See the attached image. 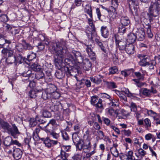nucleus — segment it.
<instances>
[{
	"label": "nucleus",
	"instance_id": "a18cd8bd",
	"mask_svg": "<svg viewBox=\"0 0 160 160\" xmlns=\"http://www.w3.org/2000/svg\"><path fill=\"white\" fill-rule=\"evenodd\" d=\"M145 138L147 140L152 139V141L154 142L156 140V138L151 133H148L145 135Z\"/></svg>",
	"mask_w": 160,
	"mask_h": 160
},
{
	"label": "nucleus",
	"instance_id": "4d7b16f0",
	"mask_svg": "<svg viewBox=\"0 0 160 160\" xmlns=\"http://www.w3.org/2000/svg\"><path fill=\"white\" fill-rule=\"evenodd\" d=\"M96 13L97 14V15L98 16V18L99 20L101 21H104V20L101 18V17L102 16V15L101 14L100 9L99 8H96Z\"/></svg>",
	"mask_w": 160,
	"mask_h": 160
},
{
	"label": "nucleus",
	"instance_id": "bf43d9fd",
	"mask_svg": "<svg viewBox=\"0 0 160 160\" xmlns=\"http://www.w3.org/2000/svg\"><path fill=\"white\" fill-rule=\"evenodd\" d=\"M81 127V125L79 124H76L74 126V129L75 131L74 134H78L79 132Z\"/></svg>",
	"mask_w": 160,
	"mask_h": 160
},
{
	"label": "nucleus",
	"instance_id": "6ab92c4d",
	"mask_svg": "<svg viewBox=\"0 0 160 160\" xmlns=\"http://www.w3.org/2000/svg\"><path fill=\"white\" fill-rule=\"evenodd\" d=\"M145 13H142L141 17V19L142 22H143L146 25V27H147V26L150 25L149 24V23L151 22L153 20V18L150 15H148L149 17V19L148 20V19L146 18L144 16Z\"/></svg>",
	"mask_w": 160,
	"mask_h": 160
},
{
	"label": "nucleus",
	"instance_id": "20e7f679",
	"mask_svg": "<svg viewBox=\"0 0 160 160\" xmlns=\"http://www.w3.org/2000/svg\"><path fill=\"white\" fill-rule=\"evenodd\" d=\"M64 70L66 72L68 78L71 76L75 77L77 74L79 72L80 68L76 65L69 67L65 66L64 67Z\"/></svg>",
	"mask_w": 160,
	"mask_h": 160
},
{
	"label": "nucleus",
	"instance_id": "58836bf2",
	"mask_svg": "<svg viewBox=\"0 0 160 160\" xmlns=\"http://www.w3.org/2000/svg\"><path fill=\"white\" fill-rule=\"evenodd\" d=\"M31 68L36 72H38L41 69V66L37 63H32L31 65Z\"/></svg>",
	"mask_w": 160,
	"mask_h": 160
},
{
	"label": "nucleus",
	"instance_id": "4c0bfd02",
	"mask_svg": "<svg viewBox=\"0 0 160 160\" xmlns=\"http://www.w3.org/2000/svg\"><path fill=\"white\" fill-rule=\"evenodd\" d=\"M34 76L37 80H40L43 79L44 78L45 75L43 72L40 71L39 72H37L36 73L34 74Z\"/></svg>",
	"mask_w": 160,
	"mask_h": 160
},
{
	"label": "nucleus",
	"instance_id": "bb28decb",
	"mask_svg": "<svg viewBox=\"0 0 160 160\" xmlns=\"http://www.w3.org/2000/svg\"><path fill=\"white\" fill-rule=\"evenodd\" d=\"M102 36L105 38H107L109 35V32L106 26H102L101 28Z\"/></svg>",
	"mask_w": 160,
	"mask_h": 160
},
{
	"label": "nucleus",
	"instance_id": "ddd939ff",
	"mask_svg": "<svg viewBox=\"0 0 160 160\" xmlns=\"http://www.w3.org/2000/svg\"><path fill=\"white\" fill-rule=\"evenodd\" d=\"M34 75V73L32 72L31 69L26 70L21 74V76H22V79L23 80H28L30 77L32 78Z\"/></svg>",
	"mask_w": 160,
	"mask_h": 160
},
{
	"label": "nucleus",
	"instance_id": "f257e3e1",
	"mask_svg": "<svg viewBox=\"0 0 160 160\" xmlns=\"http://www.w3.org/2000/svg\"><path fill=\"white\" fill-rule=\"evenodd\" d=\"M49 47L50 52L56 54V58H55V62L61 64L63 58V55L66 53L67 49L66 42L61 40L59 42H51L50 43Z\"/></svg>",
	"mask_w": 160,
	"mask_h": 160
},
{
	"label": "nucleus",
	"instance_id": "39448f33",
	"mask_svg": "<svg viewBox=\"0 0 160 160\" xmlns=\"http://www.w3.org/2000/svg\"><path fill=\"white\" fill-rule=\"evenodd\" d=\"M91 146L90 139L88 137L86 138L85 137L78 150L81 151L83 149L84 152H86L87 151H90L91 150Z\"/></svg>",
	"mask_w": 160,
	"mask_h": 160
},
{
	"label": "nucleus",
	"instance_id": "49530a36",
	"mask_svg": "<svg viewBox=\"0 0 160 160\" xmlns=\"http://www.w3.org/2000/svg\"><path fill=\"white\" fill-rule=\"evenodd\" d=\"M134 82V84H135L138 87H141L144 85L145 82H142L139 81L140 80L136 79H132V80Z\"/></svg>",
	"mask_w": 160,
	"mask_h": 160
},
{
	"label": "nucleus",
	"instance_id": "6e6552de",
	"mask_svg": "<svg viewBox=\"0 0 160 160\" xmlns=\"http://www.w3.org/2000/svg\"><path fill=\"white\" fill-rule=\"evenodd\" d=\"M138 57L139 58H142L139 62L140 66L145 67L149 64V61L151 60V56L141 54L138 55Z\"/></svg>",
	"mask_w": 160,
	"mask_h": 160
},
{
	"label": "nucleus",
	"instance_id": "c9c22d12",
	"mask_svg": "<svg viewBox=\"0 0 160 160\" xmlns=\"http://www.w3.org/2000/svg\"><path fill=\"white\" fill-rule=\"evenodd\" d=\"M12 141L11 137L9 136L7 137L4 139V144L7 146H10L12 144Z\"/></svg>",
	"mask_w": 160,
	"mask_h": 160
},
{
	"label": "nucleus",
	"instance_id": "774afa93",
	"mask_svg": "<svg viewBox=\"0 0 160 160\" xmlns=\"http://www.w3.org/2000/svg\"><path fill=\"white\" fill-rule=\"evenodd\" d=\"M50 90V93H51L56 91L57 88L56 86L54 85H51L50 86V88L48 89Z\"/></svg>",
	"mask_w": 160,
	"mask_h": 160
},
{
	"label": "nucleus",
	"instance_id": "7ed1b4c3",
	"mask_svg": "<svg viewBox=\"0 0 160 160\" xmlns=\"http://www.w3.org/2000/svg\"><path fill=\"white\" fill-rule=\"evenodd\" d=\"M160 11V2H152L149 8V13H147V14L152 17H156L159 15Z\"/></svg>",
	"mask_w": 160,
	"mask_h": 160
},
{
	"label": "nucleus",
	"instance_id": "f704fd0d",
	"mask_svg": "<svg viewBox=\"0 0 160 160\" xmlns=\"http://www.w3.org/2000/svg\"><path fill=\"white\" fill-rule=\"evenodd\" d=\"M41 139L43 141V142L46 147L48 148H50L51 147V140L48 138L47 137L45 138H42Z\"/></svg>",
	"mask_w": 160,
	"mask_h": 160
},
{
	"label": "nucleus",
	"instance_id": "72a5a7b5",
	"mask_svg": "<svg viewBox=\"0 0 160 160\" xmlns=\"http://www.w3.org/2000/svg\"><path fill=\"white\" fill-rule=\"evenodd\" d=\"M133 153L132 151L130 150L126 152V156L127 157V160H135V158L133 155Z\"/></svg>",
	"mask_w": 160,
	"mask_h": 160
},
{
	"label": "nucleus",
	"instance_id": "864d4df0",
	"mask_svg": "<svg viewBox=\"0 0 160 160\" xmlns=\"http://www.w3.org/2000/svg\"><path fill=\"white\" fill-rule=\"evenodd\" d=\"M147 113L148 115H150L152 116L154 120H158V119L156 118L157 114L155 112H154L152 110H151L148 111Z\"/></svg>",
	"mask_w": 160,
	"mask_h": 160
},
{
	"label": "nucleus",
	"instance_id": "a19ab883",
	"mask_svg": "<svg viewBox=\"0 0 160 160\" xmlns=\"http://www.w3.org/2000/svg\"><path fill=\"white\" fill-rule=\"evenodd\" d=\"M15 60L14 55L13 56L8 57L6 60V62L8 64H12L14 63L15 64Z\"/></svg>",
	"mask_w": 160,
	"mask_h": 160
},
{
	"label": "nucleus",
	"instance_id": "423d86ee",
	"mask_svg": "<svg viewBox=\"0 0 160 160\" xmlns=\"http://www.w3.org/2000/svg\"><path fill=\"white\" fill-rule=\"evenodd\" d=\"M91 104L95 107L96 109L101 111L104 109L102 103V100L101 98L98 99V97L96 96H93L91 97Z\"/></svg>",
	"mask_w": 160,
	"mask_h": 160
},
{
	"label": "nucleus",
	"instance_id": "338daca9",
	"mask_svg": "<svg viewBox=\"0 0 160 160\" xmlns=\"http://www.w3.org/2000/svg\"><path fill=\"white\" fill-rule=\"evenodd\" d=\"M99 37L97 35L96 37L94 38H95V41L96 43L98 45L100 48L103 45V44L102 42L100 41L98 39Z\"/></svg>",
	"mask_w": 160,
	"mask_h": 160
},
{
	"label": "nucleus",
	"instance_id": "37998d69",
	"mask_svg": "<svg viewBox=\"0 0 160 160\" xmlns=\"http://www.w3.org/2000/svg\"><path fill=\"white\" fill-rule=\"evenodd\" d=\"M147 29V34L150 38H152L153 36V34L151 31V25L147 26V27H144Z\"/></svg>",
	"mask_w": 160,
	"mask_h": 160
},
{
	"label": "nucleus",
	"instance_id": "e2e57ef3",
	"mask_svg": "<svg viewBox=\"0 0 160 160\" xmlns=\"http://www.w3.org/2000/svg\"><path fill=\"white\" fill-rule=\"evenodd\" d=\"M95 152V151L94 150H94L92 151L91 152H88L86 153V155L85 156V157H84L83 158L84 159L85 158H86L87 159H88L90 158V157L93 155Z\"/></svg>",
	"mask_w": 160,
	"mask_h": 160
},
{
	"label": "nucleus",
	"instance_id": "f3484780",
	"mask_svg": "<svg viewBox=\"0 0 160 160\" xmlns=\"http://www.w3.org/2000/svg\"><path fill=\"white\" fill-rule=\"evenodd\" d=\"M78 134H73L72 136L73 142L76 146V149L78 150L82 140L80 139L77 135Z\"/></svg>",
	"mask_w": 160,
	"mask_h": 160
},
{
	"label": "nucleus",
	"instance_id": "79ce46f5",
	"mask_svg": "<svg viewBox=\"0 0 160 160\" xmlns=\"http://www.w3.org/2000/svg\"><path fill=\"white\" fill-rule=\"evenodd\" d=\"M15 48L19 52H23L24 51L23 44L18 43L15 46Z\"/></svg>",
	"mask_w": 160,
	"mask_h": 160
},
{
	"label": "nucleus",
	"instance_id": "b1692460",
	"mask_svg": "<svg viewBox=\"0 0 160 160\" xmlns=\"http://www.w3.org/2000/svg\"><path fill=\"white\" fill-rule=\"evenodd\" d=\"M103 76H101L100 78H98L96 77L91 76L89 78L91 81L93 83L96 84H100L102 81V79H103Z\"/></svg>",
	"mask_w": 160,
	"mask_h": 160
},
{
	"label": "nucleus",
	"instance_id": "393cba45",
	"mask_svg": "<svg viewBox=\"0 0 160 160\" xmlns=\"http://www.w3.org/2000/svg\"><path fill=\"white\" fill-rule=\"evenodd\" d=\"M122 25L127 26L130 23V21L129 18L126 16H122L120 19Z\"/></svg>",
	"mask_w": 160,
	"mask_h": 160
},
{
	"label": "nucleus",
	"instance_id": "ea45409f",
	"mask_svg": "<svg viewBox=\"0 0 160 160\" xmlns=\"http://www.w3.org/2000/svg\"><path fill=\"white\" fill-rule=\"evenodd\" d=\"M144 114L141 112H136L134 116L138 120H143V117Z\"/></svg>",
	"mask_w": 160,
	"mask_h": 160
},
{
	"label": "nucleus",
	"instance_id": "7c9ffc66",
	"mask_svg": "<svg viewBox=\"0 0 160 160\" xmlns=\"http://www.w3.org/2000/svg\"><path fill=\"white\" fill-rule=\"evenodd\" d=\"M138 153H135L136 156L138 159H141L146 154V152L142 148H140L138 150Z\"/></svg>",
	"mask_w": 160,
	"mask_h": 160
},
{
	"label": "nucleus",
	"instance_id": "4468645a",
	"mask_svg": "<svg viewBox=\"0 0 160 160\" xmlns=\"http://www.w3.org/2000/svg\"><path fill=\"white\" fill-rule=\"evenodd\" d=\"M72 52L75 57V62L81 63L83 62V58L80 52L72 51Z\"/></svg>",
	"mask_w": 160,
	"mask_h": 160
},
{
	"label": "nucleus",
	"instance_id": "c85d7f7f",
	"mask_svg": "<svg viewBox=\"0 0 160 160\" xmlns=\"http://www.w3.org/2000/svg\"><path fill=\"white\" fill-rule=\"evenodd\" d=\"M136 39L135 34L134 33H131L128 35L127 38V41L130 43L132 44L136 41Z\"/></svg>",
	"mask_w": 160,
	"mask_h": 160
},
{
	"label": "nucleus",
	"instance_id": "473e14b6",
	"mask_svg": "<svg viewBox=\"0 0 160 160\" xmlns=\"http://www.w3.org/2000/svg\"><path fill=\"white\" fill-rule=\"evenodd\" d=\"M109 100L110 102L108 104L110 106L114 107L118 105L119 102L118 99L111 98Z\"/></svg>",
	"mask_w": 160,
	"mask_h": 160
},
{
	"label": "nucleus",
	"instance_id": "f03ea898",
	"mask_svg": "<svg viewBox=\"0 0 160 160\" xmlns=\"http://www.w3.org/2000/svg\"><path fill=\"white\" fill-rule=\"evenodd\" d=\"M63 56L62 58V61L61 64L58 63L57 62H55L56 66L58 67V66H60V68L62 67V66L65 67L64 64L63 63V60L64 59V61L67 65H68L69 67L72 66L74 65L75 63V60L73 56L68 51V49L66 51V53H64Z\"/></svg>",
	"mask_w": 160,
	"mask_h": 160
},
{
	"label": "nucleus",
	"instance_id": "aec40b11",
	"mask_svg": "<svg viewBox=\"0 0 160 160\" xmlns=\"http://www.w3.org/2000/svg\"><path fill=\"white\" fill-rule=\"evenodd\" d=\"M22 154V152L21 150L19 148H17L13 150L12 155L15 159L18 160L21 158Z\"/></svg>",
	"mask_w": 160,
	"mask_h": 160
},
{
	"label": "nucleus",
	"instance_id": "dca6fc26",
	"mask_svg": "<svg viewBox=\"0 0 160 160\" xmlns=\"http://www.w3.org/2000/svg\"><path fill=\"white\" fill-rule=\"evenodd\" d=\"M12 128L11 127L9 130L8 131V133L10 134L14 138H17L16 136V135L20 134V132L15 124H12Z\"/></svg>",
	"mask_w": 160,
	"mask_h": 160
},
{
	"label": "nucleus",
	"instance_id": "c03bdc74",
	"mask_svg": "<svg viewBox=\"0 0 160 160\" xmlns=\"http://www.w3.org/2000/svg\"><path fill=\"white\" fill-rule=\"evenodd\" d=\"M23 45L24 47V50H31L33 48V46L32 45L30 44L27 42L26 41H24Z\"/></svg>",
	"mask_w": 160,
	"mask_h": 160
},
{
	"label": "nucleus",
	"instance_id": "680f3d73",
	"mask_svg": "<svg viewBox=\"0 0 160 160\" xmlns=\"http://www.w3.org/2000/svg\"><path fill=\"white\" fill-rule=\"evenodd\" d=\"M36 55L35 53H32L31 54L28 55L27 58V60L29 61V64L30 63V61H32L33 59L35 58Z\"/></svg>",
	"mask_w": 160,
	"mask_h": 160
},
{
	"label": "nucleus",
	"instance_id": "8fccbe9b",
	"mask_svg": "<svg viewBox=\"0 0 160 160\" xmlns=\"http://www.w3.org/2000/svg\"><path fill=\"white\" fill-rule=\"evenodd\" d=\"M81 83H83V86L85 84L87 88H89L91 86V82L90 80L85 79H82Z\"/></svg>",
	"mask_w": 160,
	"mask_h": 160
},
{
	"label": "nucleus",
	"instance_id": "1a4fd4ad",
	"mask_svg": "<svg viewBox=\"0 0 160 160\" xmlns=\"http://www.w3.org/2000/svg\"><path fill=\"white\" fill-rule=\"evenodd\" d=\"M85 46H86L85 48L86 51L90 59L93 61H95L96 59L95 54L92 51L93 48L91 45L85 44Z\"/></svg>",
	"mask_w": 160,
	"mask_h": 160
},
{
	"label": "nucleus",
	"instance_id": "052dcab7",
	"mask_svg": "<svg viewBox=\"0 0 160 160\" xmlns=\"http://www.w3.org/2000/svg\"><path fill=\"white\" fill-rule=\"evenodd\" d=\"M52 80V77L50 72H49V76H45L44 81L46 82H49Z\"/></svg>",
	"mask_w": 160,
	"mask_h": 160
},
{
	"label": "nucleus",
	"instance_id": "e433bc0d",
	"mask_svg": "<svg viewBox=\"0 0 160 160\" xmlns=\"http://www.w3.org/2000/svg\"><path fill=\"white\" fill-rule=\"evenodd\" d=\"M108 112L109 115L112 117V119H117V113H116L115 111L112 108H109Z\"/></svg>",
	"mask_w": 160,
	"mask_h": 160
},
{
	"label": "nucleus",
	"instance_id": "13d9d810",
	"mask_svg": "<svg viewBox=\"0 0 160 160\" xmlns=\"http://www.w3.org/2000/svg\"><path fill=\"white\" fill-rule=\"evenodd\" d=\"M51 97V94L46 92H43L42 94V97L43 99L46 100Z\"/></svg>",
	"mask_w": 160,
	"mask_h": 160
},
{
	"label": "nucleus",
	"instance_id": "9b49d317",
	"mask_svg": "<svg viewBox=\"0 0 160 160\" xmlns=\"http://www.w3.org/2000/svg\"><path fill=\"white\" fill-rule=\"evenodd\" d=\"M157 92V90L153 86L151 87L149 89L147 88H143L142 89V93L143 95L148 97H150L152 94Z\"/></svg>",
	"mask_w": 160,
	"mask_h": 160
},
{
	"label": "nucleus",
	"instance_id": "5701e85b",
	"mask_svg": "<svg viewBox=\"0 0 160 160\" xmlns=\"http://www.w3.org/2000/svg\"><path fill=\"white\" fill-rule=\"evenodd\" d=\"M125 50L128 54H132L135 52V48L132 44L129 43L127 45Z\"/></svg>",
	"mask_w": 160,
	"mask_h": 160
},
{
	"label": "nucleus",
	"instance_id": "9d476101",
	"mask_svg": "<svg viewBox=\"0 0 160 160\" xmlns=\"http://www.w3.org/2000/svg\"><path fill=\"white\" fill-rule=\"evenodd\" d=\"M15 58L16 59L15 62V65L24 62L27 64H29V61L27 60V59L25 58L22 57L20 54L15 55Z\"/></svg>",
	"mask_w": 160,
	"mask_h": 160
},
{
	"label": "nucleus",
	"instance_id": "603ef678",
	"mask_svg": "<svg viewBox=\"0 0 160 160\" xmlns=\"http://www.w3.org/2000/svg\"><path fill=\"white\" fill-rule=\"evenodd\" d=\"M85 12L89 16L90 18H92V9L91 6L89 7L88 8H86L85 9Z\"/></svg>",
	"mask_w": 160,
	"mask_h": 160
},
{
	"label": "nucleus",
	"instance_id": "2f4dec72",
	"mask_svg": "<svg viewBox=\"0 0 160 160\" xmlns=\"http://www.w3.org/2000/svg\"><path fill=\"white\" fill-rule=\"evenodd\" d=\"M0 126L3 129L6 130L7 132L11 127L8 123L4 121H0Z\"/></svg>",
	"mask_w": 160,
	"mask_h": 160
},
{
	"label": "nucleus",
	"instance_id": "412c9836",
	"mask_svg": "<svg viewBox=\"0 0 160 160\" xmlns=\"http://www.w3.org/2000/svg\"><path fill=\"white\" fill-rule=\"evenodd\" d=\"M92 66V62L88 58H85L84 60L82 63V66L84 70L86 71L90 70Z\"/></svg>",
	"mask_w": 160,
	"mask_h": 160
},
{
	"label": "nucleus",
	"instance_id": "5fc2aeb1",
	"mask_svg": "<svg viewBox=\"0 0 160 160\" xmlns=\"http://www.w3.org/2000/svg\"><path fill=\"white\" fill-rule=\"evenodd\" d=\"M50 94L51 98H53L56 99L59 98L60 96V94L56 91Z\"/></svg>",
	"mask_w": 160,
	"mask_h": 160
},
{
	"label": "nucleus",
	"instance_id": "2eb2a0df",
	"mask_svg": "<svg viewBox=\"0 0 160 160\" xmlns=\"http://www.w3.org/2000/svg\"><path fill=\"white\" fill-rule=\"evenodd\" d=\"M115 42L116 45L118 46V47L120 50H125L126 47L128 44L124 40H118L116 38Z\"/></svg>",
	"mask_w": 160,
	"mask_h": 160
},
{
	"label": "nucleus",
	"instance_id": "c756f323",
	"mask_svg": "<svg viewBox=\"0 0 160 160\" xmlns=\"http://www.w3.org/2000/svg\"><path fill=\"white\" fill-rule=\"evenodd\" d=\"M142 73H141L139 72H135L134 73L135 77L138 78L139 80L143 81L144 80V76L146 73L145 71L142 72Z\"/></svg>",
	"mask_w": 160,
	"mask_h": 160
},
{
	"label": "nucleus",
	"instance_id": "cd10ccee",
	"mask_svg": "<svg viewBox=\"0 0 160 160\" xmlns=\"http://www.w3.org/2000/svg\"><path fill=\"white\" fill-rule=\"evenodd\" d=\"M118 145L116 143H113V146L110 148V152L115 157H117L118 156V152L117 149Z\"/></svg>",
	"mask_w": 160,
	"mask_h": 160
},
{
	"label": "nucleus",
	"instance_id": "3c124183",
	"mask_svg": "<svg viewBox=\"0 0 160 160\" xmlns=\"http://www.w3.org/2000/svg\"><path fill=\"white\" fill-rule=\"evenodd\" d=\"M68 156V153H66L65 151L61 150V158L62 160H64L67 159V158Z\"/></svg>",
	"mask_w": 160,
	"mask_h": 160
},
{
	"label": "nucleus",
	"instance_id": "a878e982",
	"mask_svg": "<svg viewBox=\"0 0 160 160\" xmlns=\"http://www.w3.org/2000/svg\"><path fill=\"white\" fill-rule=\"evenodd\" d=\"M159 58L157 56H155L154 57V59L151 60L150 62H149V64L148 65L149 66V68L150 70H153L154 69V67L156 66L157 63L156 60H159Z\"/></svg>",
	"mask_w": 160,
	"mask_h": 160
},
{
	"label": "nucleus",
	"instance_id": "de8ad7c7",
	"mask_svg": "<svg viewBox=\"0 0 160 160\" xmlns=\"http://www.w3.org/2000/svg\"><path fill=\"white\" fill-rule=\"evenodd\" d=\"M122 92H123L126 94L127 96L129 97H132L134 96V94L131 93L129 91V90L127 88H123L122 90Z\"/></svg>",
	"mask_w": 160,
	"mask_h": 160
},
{
	"label": "nucleus",
	"instance_id": "0eeeda50",
	"mask_svg": "<svg viewBox=\"0 0 160 160\" xmlns=\"http://www.w3.org/2000/svg\"><path fill=\"white\" fill-rule=\"evenodd\" d=\"M89 24L90 27L87 28L86 33L89 39L93 40L94 38L97 36V33L94 25L92 21L90 20Z\"/></svg>",
	"mask_w": 160,
	"mask_h": 160
},
{
	"label": "nucleus",
	"instance_id": "6e6d98bb",
	"mask_svg": "<svg viewBox=\"0 0 160 160\" xmlns=\"http://www.w3.org/2000/svg\"><path fill=\"white\" fill-rule=\"evenodd\" d=\"M118 71V69L116 67H111L110 68L109 70V74H113L115 73Z\"/></svg>",
	"mask_w": 160,
	"mask_h": 160
},
{
	"label": "nucleus",
	"instance_id": "09e8293b",
	"mask_svg": "<svg viewBox=\"0 0 160 160\" xmlns=\"http://www.w3.org/2000/svg\"><path fill=\"white\" fill-rule=\"evenodd\" d=\"M126 29L127 28H126V26H124L122 25H121V26L120 25L118 28V32L120 33L121 34H123L125 33Z\"/></svg>",
	"mask_w": 160,
	"mask_h": 160
},
{
	"label": "nucleus",
	"instance_id": "4be33fe9",
	"mask_svg": "<svg viewBox=\"0 0 160 160\" xmlns=\"http://www.w3.org/2000/svg\"><path fill=\"white\" fill-rule=\"evenodd\" d=\"M129 116V113L127 111L122 109L121 110L120 112L117 113V119H126L127 116Z\"/></svg>",
	"mask_w": 160,
	"mask_h": 160
},
{
	"label": "nucleus",
	"instance_id": "f8f14e48",
	"mask_svg": "<svg viewBox=\"0 0 160 160\" xmlns=\"http://www.w3.org/2000/svg\"><path fill=\"white\" fill-rule=\"evenodd\" d=\"M135 35L136 39L139 41H142L145 38V34L143 28L137 29Z\"/></svg>",
	"mask_w": 160,
	"mask_h": 160
},
{
	"label": "nucleus",
	"instance_id": "69168bd1",
	"mask_svg": "<svg viewBox=\"0 0 160 160\" xmlns=\"http://www.w3.org/2000/svg\"><path fill=\"white\" fill-rule=\"evenodd\" d=\"M130 107L132 111L134 112H137V107L136 104L135 103L132 102L131 103Z\"/></svg>",
	"mask_w": 160,
	"mask_h": 160
},
{
	"label": "nucleus",
	"instance_id": "a211bd4d",
	"mask_svg": "<svg viewBox=\"0 0 160 160\" xmlns=\"http://www.w3.org/2000/svg\"><path fill=\"white\" fill-rule=\"evenodd\" d=\"M58 69L57 70L55 73L56 77L57 78L59 79H62L65 76V72H63L62 70H64V67L62 66V67L60 68V66H58Z\"/></svg>",
	"mask_w": 160,
	"mask_h": 160
},
{
	"label": "nucleus",
	"instance_id": "0e129e2a",
	"mask_svg": "<svg viewBox=\"0 0 160 160\" xmlns=\"http://www.w3.org/2000/svg\"><path fill=\"white\" fill-rule=\"evenodd\" d=\"M0 20L4 22H7L8 21L7 16L4 14H2L0 16Z\"/></svg>",
	"mask_w": 160,
	"mask_h": 160
}]
</instances>
